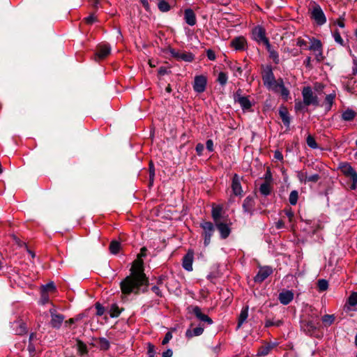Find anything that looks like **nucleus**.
Masks as SVG:
<instances>
[{"label":"nucleus","instance_id":"obj_5","mask_svg":"<svg viewBox=\"0 0 357 357\" xmlns=\"http://www.w3.org/2000/svg\"><path fill=\"white\" fill-rule=\"evenodd\" d=\"M309 13L310 14V18L313 20L317 25L321 26L326 22V15L319 4L314 3L312 8L309 9Z\"/></svg>","mask_w":357,"mask_h":357},{"label":"nucleus","instance_id":"obj_36","mask_svg":"<svg viewBox=\"0 0 357 357\" xmlns=\"http://www.w3.org/2000/svg\"><path fill=\"white\" fill-rule=\"evenodd\" d=\"M121 248V243L118 241L113 240L110 242L109 250L111 254L117 255Z\"/></svg>","mask_w":357,"mask_h":357},{"label":"nucleus","instance_id":"obj_27","mask_svg":"<svg viewBox=\"0 0 357 357\" xmlns=\"http://www.w3.org/2000/svg\"><path fill=\"white\" fill-rule=\"evenodd\" d=\"M204 326H201V324L199 325V326L191 329L188 328L185 332V336L188 339H190L195 336H199L201 335L204 332Z\"/></svg>","mask_w":357,"mask_h":357},{"label":"nucleus","instance_id":"obj_51","mask_svg":"<svg viewBox=\"0 0 357 357\" xmlns=\"http://www.w3.org/2000/svg\"><path fill=\"white\" fill-rule=\"evenodd\" d=\"M283 213L287 215L288 218L289 222H293L294 220V213L293 212L291 208L290 207H286L283 210Z\"/></svg>","mask_w":357,"mask_h":357},{"label":"nucleus","instance_id":"obj_9","mask_svg":"<svg viewBox=\"0 0 357 357\" xmlns=\"http://www.w3.org/2000/svg\"><path fill=\"white\" fill-rule=\"evenodd\" d=\"M188 313L193 314L195 317L200 321L211 325L213 321L208 315L202 313V309L197 305H189L187 307Z\"/></svg>","mask_w":357,"mask_h":357},{"label":"nucleus","instance_id":"obj_52","mask_svg":"<svg viewBox=\"0 0 357 357\" xmlns=\"http://www.w3.org/2000/svg\"><path fill=\"white\" fill-rule=\"evenodd\" d=\"M42 291L47 293L50 292H54L56 291V287L53 282H50L47 283L46 285L43 286L42 287Z\"/></svg>","mask_w":357,"mask_h":357},{"label":"nucleus","instance_id":"obj_11","mask_svg":"<svg viewBox=\"0 0 357 357\" xmlns=\"http://www.w3.org/2000/svg\"><path fill=\"white\" fill-rule=\"evenodd\" d=\"M300 324L301 330L309 335H312L319 325V321L315 323L313 320L306 319H302Z\"/></svg>","mask_w":357,"mask_h":357},{"label":"nucleus","instance_id":"obj_59","mask_svg":"<svg viewBox=\"0 0 357 357\" xmlns=\"http://www.w3.org/2000/svg\"><path fill=\"white\" fill-rule=\"evenodd\" d=\"M206 56L210 61H215L216 59L215 53L211 49L206 50Z\"/></svg>","mask_w":357,"mask_h":357},{"label":"nucleus","instance_id":"obj_54","mask_svg":"<svg viewBox=\"0 0 357 357\" xmlns=\"http://www.w3.org/2000/svg\"><path fill=\"white\" fill-rule=\"evenodd\" d=\"M95 307L96 309V315L97 316L100 317L104 314L105 311V307L100 303H98V302L96 303L95 304Z\"/></svg>","mask_w":357,"mask_h":357},{"label":"nucleus","instance_id":"obj_64","mask_svg":"<svg viewBox=\"0 0 357 357\" xmlns=\"http://www.w3.org/2000/svg\"><path fill=\"white\" fill-rule=\"evenodd\" d=\"M315 58H316L317 61L319 62L324 61L325 57L323 55V49L321 50L320 51L316 52Z\"/></svg>","mask_w":357,"mask_h":357},{"label":"nucleus","instance_id":"obj_19","mask_svg":"<svg viewBox=\"0 0 357 357\" xmlns=\"http://www.w3.org/2000/svg\"><path fill=\"white\" fill-rule=\"evenodd\" d=\"M278 114L287 130H290L291 116L286 106L282 105L279 107Z\"/></svg>","mask_w":357,"mask_h":357},{"label":"nucleus","instance_id":"obj_39","mask_svg":"<svg viewBox=\"0 0 357 357\" xmlns=\"http://www.w3.org/2000/svg\"><path fill=\"white\" fill-rule=\"evenodd\" d=\"M266 48L269 53V57L273 59L275 64H278L280 62L278 53L272 49L270 43L268 46H266Z\"/></svg>","mask_w":357,"mask_h":357},{"label":"nucleus","instance_id":"obj_44","mask_svg":"<svg viewBox=\"0 0 357 357\" xmlns=\"http://www.w3.org/2000/svg\"><path fill=\"white\" fill-rule=\"evenodd\" d=\"M228 80V75L225 72H220L216 81L222 86H224L226 85Z\"/></svg>","mask_w":357,"mask_h":357},{"label":"nucleus","instance_id":"obj_46","mask_svg":"<svg viewBox=\"0 0 357 357\" xmlns=\"http://www.w3.org/2000/svg\"><path fill=\"white\" fill-rule=\"evenodd\" d=\"M333 36L334 38L335 41L340 44L342 46H345V43L344 40L342 38L341 35L338 29H335L333 33Z\"/></svg>","mask_w":357,"mask_h":357},{"label":"nucleus","instance_id":"obj_14","mask_svg":"<svg viewBox=\"0 0 357 357\" xmlns=\"http://www.w3.org/2000/svg\"><path fill=\"white\" fill-rule=\"evenodd\" d=\"M261 78L265 86H271L273 82H275L276 79L273 73V68L271 65H268L264 68L261 73Z\"/></svg>","mask_w":357,"mask_h":357},{"label":"nucleus","instance_id":"obj_20","mask_svg":"<svg viewBox=\"0 0 357 357\" xmlns=\"http://www.w3.org/2000/svg\"><path fill=\"white\" fill-rule=\"evenodd\" d=\"M194 259V251L189 249L182 259V266L187 271H192V262Z\"/></svg>","mask_w":357,"mask_h":357},{"label":"nucleus","instance_id":"obj_58","mask_svg":"<svg viewBox=\"0 0 357 357\" xmlns=\"http://www.w3.org/2000/svg\"><path fill=\"white\" fill-rule=\"evenodd\" d=\"M320 178L321 176H319V174H314L313 175L307 176V182L317 183Z\"/></svg>","mask_w":357,"mask_h":357},{"label":"nucleus","instance_id":"obj_13","mask_svg":"<svg viewBox=\"0 0 357 357\" xmlns=\"http://www.w3.org/2000/svg\"><path fill=\"white\" fill-rule=\"evenodd\" d=\"M111 53V48L108 44H100L96 47L94 54V60L98 61L107 58Z\"/></svg>","mask_w":357,"mask_h":357},{"label":"nucleus","instance_id":"obj_10","mask_svg":"<svg viewBox=\"0 0 357 357\" xmlns=\"http://www.w3.org/2000/svg\"><path fill=\"white\" fill-rule=\"evenodd\" d=\"M252 38L258 43H263L265 46L269 45V40L266 36V30L262 26H255L252 31Z\"/></svg>","mask_w":357,"mask_h":357},{"label":"nucleus","instance_id":"obj_26","mask_svg":"<svg viewBox=\"0 0 357 357\" xmlns=\"http://www.w3.org/2000/svg\"><path fill=\"white\" fill-rule=\"evenodd\" d=\"M222 206L220 205L217 206H213L212 211H211V217L213 218V220L215 223H217L218 222H220V219L222 217Z\"/></svg>","mask_w":357,"mask_h":357},{"label":"nucleus","instance_id":"obj_4","mask_svg":"<svg viewBox=\"0 0 357 357\" xmlns=\"http://www.w3.org/2000/svg\"><path fill=\"white\" fill-rule=\"evenodd\" d=\"M342 173L351 181L350 188L355 190L357 188V172L349 163L344 162L340 165Z\"/></svg>","mask_w":357,"mask_h":357},{"label":"nucleus","instance_id":"obj_55","mask_svg":"<svg viewBox=\"0 0 357 357\" xmlns=\"http://www.w3.org/2000/svg\"><path fill=\"white\" fill-rule=\"evenodd\" d=\"M159 285L155 284L151 288V290L158 297L162 298L163 296V294L161 289L159 287Z\"/></svg>","mask_w":357,"mask_h":357},{"label":"nucleus","instance_id":"obj_61","mask_svg":"<svg viewBox=\"0 0 357 357\" xmlns=\"http://www.w3.org/2000/svg\"><path fill=\"white\" fill-rule=\"evenodd\" d=\"M307 42L301 38H298L297 39L296 45L303 47L304 49H307Z\"/></svg>","mask_w":357,"mask_h":357},{"label":"nucleus","instance_id":"obj_7","mask_svg":"<svg viewBox=\"0 0 357 357\" xmlns=\"http://www.w3.org/2000/svg\"><path fill=\"white\" fill-rule=\"evenodd\" d=\"M302 96L304 104H305L307 106H319V103L318 97L313 93L312 89L310 86H305L303 88Z\"/></svg>","mask_w":357,"mask_h":357},{"label":"nucleus","instance_id":"obj_41","mask_svg":"<svg viewBox=\"0 0 357 357\" xmlns=\"http://www.w3.org/2000/svg\"><path fill=\"white\" fill-rule=\"evenodd\" d=\"M272 190L271 183L268 182L263 183L259 187V192L264 196H268L271 194Z\"/></svg>","mask_w":357,"mask_h":357},{"label":"nucleus","instance_id":"obj_57","mask_svg":"<svg viewBox=\"0 0 357 357\" xmlns=\"http://www.w3.org/2000/svg\"><path fill=\"white\" fill-rule=\"evenodd\" d=\"M154 278L156 280V284H155L161 286V285L163 284L164 281L167 279V276L165 275H160V276H158L157 278L155 277Z\"/></svg>","mask_w":357,"mask_h":357},{"label":"nucleus","instance_id":"obj_45","mask_svg":"<svg viewBox=\"0 0 357 357\" xmlns=\"http://www.w3.org/2000/svg\"><path fill=\"white\" fill-rule=\"evenodd\" d=\"M298 199V192L297 190H292L290 192L289 197V202L291 205H296L297 204Z\"/></svg>","mask_w":357,"mask_h":357},{"label":"nucleus","instance_id":"obj_34","mask_svg":"<svg viewBox=\"0 0 357 357\" xmlns=\"http://www.w3.org/2000/svg\"><path fill=\"white\" fill-rule=\"evenodd\" d=\"M123 310V308H120L116 303H113L110 306L109 314L112 318H116L120 315Z\"/></svg>","mask_w":357,"mask_h":357},{"label":"nucleus","instance_id":"obj_63","mask_svg":"<svg viewBox=\"0 0 357 357\" xmlns=\"http://www.w3.org/2000/svg\"><path fill=\"white\" fill-rule=\"evenodd\" d=\"M204 149V146L203 144L198 143L196 145L195 150H196V152H197L198 155H202Z\"/></svg>","mask_w":357,"mask_h":357},{"label":"nucleus","instance_id":"obj_53","mask_svg":"<svg viewBox=\"0 0 357 357\" xmlns=\"http://www.w3.org/2000/svg\"><path fill=\"white\" fill-rule=\"evenodd\" d=\"M307 107L305 104H304V101H298L295 102V110L296 112H305V107Z\"/></svg>","mask_w":357,"mask_h":357},{"label":"nucleus","instance_id":"obj_43","mask_svg":"<svg viewBox=\"0 0 357 357\" xmlns=\"http://www.w3.org/2000/svg\"><path fill=\"white\" fill-rule=\"evenodd\" d=\"M158 7L160 11L162 13L168 12L171 9L169 3L165 0H160L158 3Z\"/></svg>","mask_w":357,"mask_h":357},{"label":"nucleus","instance_id":"obj_3","mask_svg":"<svg viewBox=\"0 0 357 357\" xmlns=\"http://www.w3.org/2000/svg\"><path fill=\"white\" fill-rule=\"evenodd\" d=\"M199 227L202 228V237L204 239V246H208L211 243V239L215 232V224L210 222L202 220Z\"/></svg>","mask_w":357,"mask_h":357},{"label":"nucleus","instance_id":"obj_15","mask_svg":"<svg viewBox=\"0 0 357 357\" xmlns=\"http://www.w3.org/2000/svg\"><path fill=\"white\" fill-rule=\"evenodd\" d=\"M241 180L242 177L241 178L237 174H234L232 176L231 188L233 194L236 197H243V195Z\"/></svg>","mask_w":357,"mask_h":357},{"label":"nucleus","instance_id":"obj_47","mask_svg":"<svg viewBox=\"0 0 357 357\" xmlns=\"http://www.w3.org/2000/svg\"><path fill=\"white\" fill-rule=\"evenodd\" d=\"M306 143H307V146L312 149H315L318 148V144H317L314 137L313 136H312L311 135H309L307 137Z\"/></svg>","mask_w":357,"mask_h":357},{"label":"nucleus","instance_id":"obj_30","mask_svg":"<svg viewBox=\"0 0 357 357\" xmlns=\"http://www.w3.org/2000/svg\"><path fill=\"white\" fill-rule=\"evenodd\" d=\"M310 40L311 45L307 47V50L316 52L323 49L322 43L319 39L312 37L310 38Z\"/></svg>","mask_w":357,"mask_h":357},{"label":"nucleus","instance_id":"obj_48","mask_svg":"<svg viewBox=\"0 0 357 357\" xmlns=\"http://www.w3.org/2000/svg\"><path fill=\"white\" fill-rule=\"evenodd\" d=\"M317 287L319 291H324L328 287V282L326 280L320 279L317 282Z\"/></svg>","mask_w":357,"mask_h":357},{"label":"nucleus","instance_id":"obj_60","mask_svg":"<svg viewBox=\"0 0 357 357\" xmlns=\"http://www.w3.org/2000/svg\"><path fill=\"white\" fill-rule=\"evenodd\" d=\"M172 338V333L170 331H168L165 334V337H164V339L162 341V345L167 344Z\"/></svg>","mask_w":357,"mask_h":357},{"label":"nucleus","instance_id":"obj_35","mask_svg":"<svg viewBox=\"0 0 357 357\" xmlns=\"http://www.w3.org/2000/svg\"><path fill=\"white\" fill-rule=\"evenodd\" d=\"M356 114L354 110L347 109L342 114V119L345 121H351L356 117Z\"/></svg>","mask_w":357,"mask_h":357},{"label":"nucleus","instance_id":"obj_56","mask_svg":"<svg viewBox=\"0 0 357 357\" xmlns=\"http://www.w3.org/2000/svg\"><path fill=\"white\" fill-rule=\"evenodd\" d=\"M84 20L86 24L91 25L97 21V18H96V17L94 16L93 14H91L87 17H85Z\"/></svg>","mask_w":357,"mask_h":357},{"label":"nucleus","instance_id":"obj_32","mask_svg":"<svg viewBox=\"0 0 357 357\" xmlns=\"http://www.w3.org/2000/svg\"><path fill=\"white\" fill-rule=\"evenodd\" d=\"M236 102H238L243 110H249L252 107L248 96L240 97L236 99Z\"/></svg>","mask_w":357,"mask_h":357},{"label":"nucleus","instance_id":"obj_6","mask_svg":"<svg viewBox=\"0 0 357 357\" xmlns=\"http://www.w3.org/2000/svg\"><path fill=\"white\" fill-rule=\"evenodd\" d=\"M268 90H271L275 93H280V96L285 100L287 101L289 97V91L287 88L284 86L283 79L282 78H279L275 80V82H273L271 86H266Z\"/></svg>","mask_w":357,"mask_h":357},{"label":"nucleus","instance_id":"obj_29","mask_svg":"<svg viewBox=\"0 0 357 357\" xmlns=\"http://www.w3.org/2000/svg\"><path fill=\"white\" fill-rule=\"evenodd\" d=\"M64 319H65V317L61 314H59L57 315L52 316V317H51V321H50L51 326L53 328L59 329L61 327Z\"/></svg>","mask_w":357,"mask_h":357},{"label":"nucleus","instance_id":"obj_24","mask_svg":"<svg viewBox=\"0 0 357 357\" xmlns=\"http://www.w3.org/2000/svg\"><path fill=\"white\" fill-rule=\"evenodd\" d=\"M184 20L185 23L190 26H194L196 24L197 17L192 9L187 8L184 10Z\"/></svg>","mask_w":357,"mask_h":357},{"label":"nucleus","instance_id":"obj_1","mask_svg":"<svg viewBox=\"0 0 357 357\" xmlns=\"http://www.w3.org/2000/svg\"><path fill=\"white\" fill-rule=\"evenodd\" d=\"M149 282H145L132 276H126L120 283L122 294L128 296L131 294L138 295L142 286H147Z\"/></svg>","mask_w":357,"mask_h":357},{"label":"nucleus","instance_id":"obj_25","mask_svg":"<svg viewBox=\"0 0 357 357\" xmlns=\"http://www.w3.org/2000/svg\"><path fill=\"white\" fill-rule=\"evenodd\" d=\"M284 324L282 319H275L274 317H271L270 314H267L265 317L264 327L270 328L272 326L280 327Z\"/></svg>","mask_w":357,"mask_h":357},{"label":"nucleus","instance_id":"obj_40","mask_svg":"<svg viewBox=\"0 0 357 357\" xmlns=\"http://www.w3.org/2000/svg\"><path fill=\"white\" fill-rule=\"evenodd\" d=\"M335 96V93H331L326 96L324 103L326 105V111H329L331 109Z\"/></svg>","mask_w":357,"mask_h":357},{"label":"nucleus","instance_id":"obj_49","mask_svg":"<svg viewBox=\"0 0 357 357\" xmlns=\"http://www.w3.org/2000/svg\"><path fill=\"white\" fill-rule=\"evenodd\" d=\"M347 303L353 307L357 305V292L354 291L350 294Z\"/></svg>","mask_w":357,"mask_h":357},{"label":"nucleus","instance_id":"obj_37","mask_svg":"<svg viewBox=\"0 0 357 357\" xmlns=\"http://www.w3.org/2000/svg\"><path fill=\"white\" fill-rule=\"evenodd\" d=\"M98 344L100 350L107 351L110 348V342L105 337H98L95 339Z\"/></svg>","mask_w":357,"mask_h":357},{"label":"nucleus","instance_id":"obj_23","mask_svg":"<svg viewBox=\"0 0 357 357\" xmlns=\"http://www.w3.org/2000/svg\"><path fill=\"white\" fill-rule=\"evenodd\" d=\"M13 331L15 335H22L27 333L26 324L21 319H17L12 324Z\"/></svg>","mask_w":357,"mask_h":357},{"label":"nucleus","instance_id":"obj_38","mask_svg":"<svg viewBox=\"0 0 357 357\" xmlns=\"http://www.w3.org/2000/svg\"><path fill=\"white\" fill-rule=\"evenodd\" d=\"M335 320L334 314H325L321 317V321L325 327L331 326Z\"/></svg>","mask_w":357,"mask_h":357},{"label":"nucleus","instance_id":"obj_17","mask_svg":"<svg viewBox=\"0 0 357 357\" xmlns=\"http://www.w3.org/2000/svg\"><path fill=\"white\" fill-rule=\"evenodd\" d=\"M231 225V222H229V223H227L226 222L220 221L217 223H215V227L217 228V229L218 230L220 235V238L222 239H226L230 235L231 231V229L230 228Z\"/></svg>","mask_w":357,"mask_h":357},{"label":"nucleus","instance_id":"obj_33","mask_svg":"<svg viewBox=\"0 0 357 357\" xmlns=\"http://www.w3.org/2000/svg\"><path fill=\"white\" fill-rule=\"evenodd\" d=\"M248 309H249L248 305H246L242 308L240 315L238 319V326H237L238 328H239L248 319Z\"/></svg>","mask_w":357,"mask_h":357},{"label":"nucleus","instance_id":"obj_62","mask_svg":"<svg viewBox=\"0 0 357 357\" xmlns=\"http://www.w3.org/2000/svg\"><path fill=\"white\" fill-rule=\"evenodd\" d=\"M147 354L149 356H151V354L155 356V346L151 343H148L147 346Z\"/></svg>","mask_w":357,"mask_h":357},{"label":"nucleus","instance_id":"obj_42","mask_svg":"<svg viewBox=\"0 0 357 357\" xmlns=\"http://www.w3.org/2000/svg\"><path fill=\"white\" fill-rule=\"evenodd\" d=\"M149 186H151L154 181L155 178V167L154 164L151 160L149 164Z\"/></svg>","mask_w":357,"mask_h":357},{"label":"nucleus","instance_id":"obj_31","mask_svg":"<svg viewBox=\"0 0 357 357\" xmlns=\"http://www.w3.org/2000/svg\"><path fill=\"white\" fill-rule=\"evenodd\" d=\"M76 346L77 353L79 356H82L88 354L89 350L87 346L82 340L78 338L76 339Z\"/></svg>","mask_w":357,"mask_h":357},{"label":"nucleus","instance_id":"obj_21","mask_svg":"<svg viewBox=\"0 0 357 357\" xmlns=\"http://www.w3.org/2000/svg\"><path fill=\"white\" fill-rule=\"evenodd\" d=\"M255 197L249 195L243 200V210L244 213L252 215L255 211Z\"/></svg>","mask_w":357,"mask_h":357},{"label":"nucleus","instance_id":"obj_12","mask_svg":"<svg viewBox=\"0 0 357 357\" xmlns=\"http://www.w3.org/2000/svg\"><path fill=\"white\" fill-rule=\"evenodd\" d=\"M207 86V77L205 75H196L194 78L192 87L197 93H202L205 91Z\"/></svg>","mask_w":357,"mask_h":357},{"label":"nucleus","instance_id":"obj_50","mask_svg":"<svg viewBox=\"0 0 357 357\" xmlns=\"http://www.w3.org/2000/svg\"><path fill=\"white\" fill-rule=\"evenodd\" d=\"M297 178L301 183H305L307 180V173L304 169L297 172Z\"/></svg>","mask_w":357,"mask_h":357},{"label":"nucleus","instance_id":"obj_28","mask_svg":"<svg viewBox=\"0 0 357 357\" xmlns=\"http://www.w3.org/2000/svg\"><path fill=\"white\" fill-rule=\"evenodd\" d=\"M275 346L276 344L275 343H266V344L261 346L258 349L257 356H264L268 355Z\"/></svg>","mask_w":357,"mask_h":357},{"label":"nucleus","instance_id":"obj_2","mask_svg":"<svg viewBox=\"0 0 357 357\" xmlns=\"http://www.w3.org/2000/svg\"><path fill=\"white\" fill-rule=\"evenodd\" d=\"M129 275L145 282H149V278L144 273V261L142 259H136L132 262Z\"/></svg>","mask_w":357,"mask_h":357},{"label":"nucleus","instance_id":"obj_18","mask_svg":"<svg viewBox=\"0 0 357 357\" xmlns=\"http://www.w3.org/2000/svg\"><path fill=\"white\" fill-rule=\"evenodd\" d=\"M273 273V268L271 266H265L261 267L257 274L254 278V281L257 283H261L264 282L269 275Z\"/></svg>","mask_w":357,"mask_h":357},{"label":"nucleus","instance_id":"obj_16","mask_svg":"<svg viewBox=\"0 0 357 357\" xmlns=\"http://www.w3.org/2000/svg\"><path fill=\"white\" fill-rule=\"evenodd\" d=\"M230 47L236 51H244L248 47L247 40L242 36L235 37L231 40Z\"/></svg>","mask_w":357,"mask_h":357},{"label":"nucleus","instance_id":"obj_22","mask_svg":"<svg viewBox=\"0 0 357 357\" xmlns=\"http://www.w3.org/2000/svg\"><path fill=\"white\" fill-rule=\"evenodd\" d=\"M294 294L291 290L284 289L279 294L278 300L284 305L289 304L294 299Z\"/></svg>","mask_w":357,"mask_h":357},{"label":"nucleus","instance_id":"obj_8","mask_svg":"<svg viewBox=\"0 0 357 357\" xmlns=\"http://www.w3.org/2000/svg\"><path fill=\"white\" fill-rule=\"evenodd\" d=\"M167 51H168L171 54V56L173 58H174L178 61H183L185 62H192L195 59V55L190 52H182L176 50L175 49L171 47H168Z\"/></svg>","mask_w":357,"mask_h":357}]
</instances>
